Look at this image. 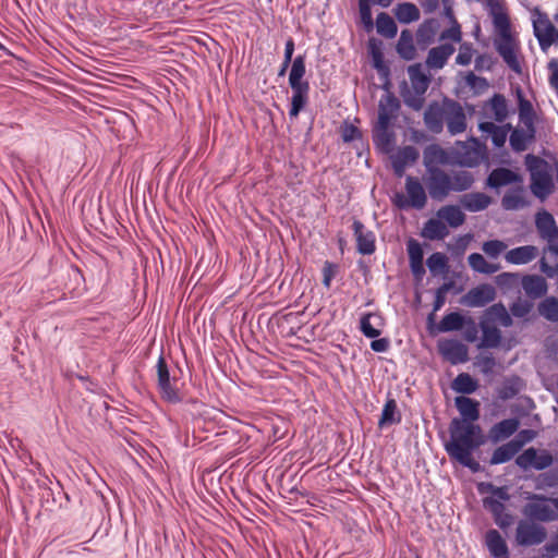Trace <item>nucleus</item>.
Wrapping results in <instances>:
<instances>
[{
	"instance_id": "f257e3e1",
	"label": "nucleus",
	"mask_w": 558,
	"mask_h": 558,
	"mask_svg": "<svg viewBox=\"0 0 558 558\" xmlns=\"http://www.w3.org/2000/svg\"><path fill=\"white\" fill-rule=\"evenodd\" d=\"M454 404L461 418L454 417L449 426L450 440L445 449L451 460L473 472L480 470V463L473 458V451L483 444L482 429L474 424L480 417V402L465 396L454 398Z\"/></svg>"
},
{
	"instance_id": "f03ea898",
	"label": "nucleus",
	"mask_w": 558,
	"mask_h": 558,
	"mask_svg": "<svg viewBox=\"0 0 558 558\" xmlns=\"http://www.w3.org/2000/svg\"><path fill=\"white\" fill-rule=\"evenodd\" d=\"M494 28L498 37L494 40L496 51L514 73L521 74L522 66L518 58L519 44L511 34L510 17L502 0H485Z\"/></svg>"
},
{
	"instance_id": "7ed1b4c3",
	"label": "nucleus",
	"mask_w": 558,
	"mask_h": 558,
	"mask_svg": "<svg viewBox=\"0 0 558 558\" xmlns=\"http://www.w3.org/2000/svg\"><path fill=\"white\" fill-rule=\"evenodd\" d=\"M427 174L424 182L432 199L437 202L445 201L452 192H464L474 184V177L465 170L446 172L436 166H426Z\"/></svg>"
},
{
	"instance_id": "20e7f679",
	"label": "nucleus",
	"mask_w": 558,
	"mask_h": 558,
	"mask_svg": "<svg viewBox=\"0 0 558 558\" xmlns=\"http://www.w3.org/2000/svg\"><path fill=\"white\" fill-rule=\"evenodd\" d=\"M401 106L399 99L390 92L381 95L378 102L377 120L373 125V141L385 151L392 148L395 133L391 130L399 117Z\"/></svg>"
},
{
	"instance_id": "39448f33",
	"label": "nucleus",
	"mask_w": 558,
	"mask_h": 558,
	"mask_svg": "<svg viewBox=\"0 0 558 558\" xmlns=\"http://www.w3.org/2000/svg\"><path fill=\"white\" fill-rule=\"evenodd\" d=\"M305 73V56L299 54L294 58L289 73V85L292 90L290 118H296L308 102L311 87L308 81L304 80Z\"/></svg>"
},
{
	"instance_id": "423d86ee",
	"label": "nucleus",
	"mask_w": 558,
	"mask_h": 558,
	"mask_svg": "<svg viewBox=\"0 0 558 558\" xmlns=\"http://www.w3.org/2000/svg\"><path fill=\"white\" fill-rule=\"evenodd\" d=\"M408 74L411 88L404 85V88L401 90V96L409 108L420 111L424 106V95L429 86L430 78L424 72L422 63L411 64L408 68Z\"/></svg>"
},
{
	"instance_id": "0eeeda50",
	"label": "nucleus",
	"mask_w": 558,
	"mask_h": 558,
	"mask_svg": "<svg viewBox=\"0 0 558 558\" xmlns=\"http://www.w3.org/2000/svg\"><path fill=\"white\" fill-rule=\"evenodd\" d=\"M405 193H396L391 198L392 204L398 209L414 208L421 210L426 206L427 194L418 178L412 175L405 178Z\"/></svg>"
},
{
	"instance_id": "6e6552de",
	"label": "nucleus",
	"mask_w": 558,
	"mask_h": 558,
	"mask_svg": "<svg viewBox=\"0 0 558 558\" xmlns=\"http://www.w3.org/2000/svg\"><path fill=\"white\" fill-rule=\"evenodd\" d=\"M524 507V514L532 521L551 522L558 520V498L532 495Z\"/></svg>"
},
{
	"instance_id": "1a4fd4ad",
	"label": "nucleus",
	"mask_w": 558,
	"mask_h": 558,
	"mask_svg": "<svg viewBox=\"0 0 558 558\" xmlns=\"http://www.w3.org/2000/svg\"><path fill=\"white\" fill-rule=\"evenodd\" d=\"M157 372V388L160 395V398L172 404L180 403L182 401V396L180 390L177 388L178 379L175 377L170 376V371L168 364L166 362L165 356L161 354L156 364Z\"/></svg>"
},
{
	"instance_id": "9d476101",
	"label": "nucleus",
	"mask_w": 558,
	"mask_h": 558,
	"mask_svg": "<svg viewBox=\"0 0 558 558\" xmlns=\"http://www.w3.org/2000/svg\"><path fill=\"white\" fill-rule=\"evenodd\" d=\"M534 35L542 50L558 44V28L551 23L548 15L538 9L532 12Z\"/></svg>"
},
{
	"instance_id": "9b49d317",
	"label": "nucleus",
	"mask_w": 558,
	"mask_h": 558,
	"mask_svg": "<svg viewBox=\"0 0 558 558\" xmlns=\"http://www.w3.org/2000/svg\"><path fill=\"white\" fill-rule=\"evenodd\" d=\"M546 537V529L534 521L521 520L517 525L515 542L519 546H536L542 544Z\"/></svg>"
},
{
	"instance_id": "f8f14e48",
	"label": "nucleus",
	"mask_w": 558,
	"mask_h": 558,
	"mask_svg": "<svg viewBox=\"0 0 558 558\" xmlns=\"http://www.w3.org/2000/svg\"><path fill=\"white\" fill-rule=\"evenodd\" d=\"M553 463L554 457L549 451L545 449L538 450L534 447L525 449L515 459V464L522 470L532 468L542 471L549 468Z\"/></svg>"
},
{
	"instance_id": "ddd939ff",
	"label": "nucleus",
	"mask_w": 558,
	"mask_h": 558,
	"mask_svg": "<svg viewBox=\"0 0 558 558\" xmlns=\"http://www.w3.org/2000/svg\"><path fill=\"white\" fill-rule=\"evenodd\" d=\"M438 353L452 365L465 363L469 360L468 347L456 339H440L437 342Z\"/></svg>"
},
{
	"instance_id": "4468645a",
	"label": "nucleus",
	"mask_w": 558,
	"mask_h": 558,
	"mask_svg": "<svg viewBox=\"0 0 558 558\" xmlns=\"http://www.w3.org/2000/svg\"><path fill=\"white\" fill-rule=\"evenodd\" d=\"M445 123L451 135L461 134L466 130V116L460 102L446 98Z\"/></svg>"
},
{
	"instance_id": "2eb2a0df",
	"label": "nucleus",
	"mask_w": 558,
	"mask_h": 558,
	"mask_svg": "<svg viewBox=\"0 0 558 558\" xmlns=\"http://www.w3.org/2000/svg\"><path fill=\"white\" fill-rule=\"evenodd\" d=\"M496 298V290L492 284L483 283L469 290L461 299V303L469 307H484Z\"/></svg>"
},
{
	"instance_id": "dca6fc26",
	"label": "nucleus",
	"mask_w": 558,
	"mask_h": 558,
	"mask_svg": "<svg viewBox=\"0 0 558 558\" xmlns=\"http://www.w3.org/2000/svg\"><path fill=\"white\" fill-rule=\"evenodd\" d=\"M446 118V98L439 104L433 101L424 112L426 128L433 133H440L444 130Z\"/></svg>"
},
{
	"instance_id": "f3484780",
	"label": "nucleus",
	"mask_w": 558,
	"mask_h": 558,
	"mask_svg": "<svg viewBox=\"0 0 558 558\" xmlns=\"http://www.w3.org/2000/svg\"><path fill=\"white\" fill-rule=\"evenodd\" d=\"M353 232L356 240V250L362 255H371L375 252V234L365 228L360 220H354Z\"/></svg>"
},
{
	"instance_id": "a211bd4d",
	"label": "nucleus",
	"mask_w": 558,
	"mask_h": 558,
	"mask_svg": "<svg viewBox=\"0 0 558 558\" xmlns=\"http://www.w3.org/2000/svg\"><path fill=\"white\" fill-rule=\"evenodd\" d=\"M535 226L539 236L549 243H553L558 238V227L554 216L543 210L536 215Z\"/></svg>"
},
{
	"instance_id": "6ab92c4d",
	"label": "nucleus",
	"mask_w": 558,
	"mask_h": 558,
	"mask_svg": "<svg viewBox=\"0 0 558 558\" xmlns=\"http://www.w3.org/2000/svg\"><path fill=\"white\" fill-rule=\"evenodd\" d=\"M519 426L520 421L515 417L502 420L490 427L488 438L495 444L499 442L512 436Z\"/></svg>"
},
{
	"instance_id": "aec40b11",
	"label": "nucleus",
	"mask_w": 558,
	"mask_h": 558,
	"mask_svg": "<svg viewBox=\"0 0 558 558\" xmlns=\"http://www.w3.org/2000/svg\"><path fill=\"white\" fill-rule=\"evenodd\" d=\"M484 158L485 154L476 141L472 145H462L461 150L458 151V162L463 167H476Z\"/></svg>"
},
{
	"instance_id": "412c9836",
	"label": "nucleus",
	"mask_w": 558,
	"mask_h": 558,
	"mask_svg": "<svg viewBox=\"0 0 558 558\" xmlns=\"http://www.w3.org/2000/svg\"><path fill=\"white\" fill-rule=\"evenodd\" d=\"M454 47L451 44H442L437 47L432 48L428 51L426 58V65L429 69L439 70L445 66L448 59L454 52Z\"/></svg>"
},
{
	"instance_id": "4be33fe9",
	"label": "nucleus",
	"mask_w": 558,
	"mask_h": 558,
	"mask_svg": "<svg viewBox=\"0 0 558 558\" xmlns=\"http://www.w3.org/2000/svg\"><path fill=\"white\" fill-rule=\"evenodd\" d=\"M522 289L531 299H539L547 293V282L538 275H526L522 278Z\"/></svg>"
},
{
	"instance_id": "5701e85b",
	"label": "nucleus",
	"mask_w": 558,
	"mask_h": 558,
	"mask_svg": "<svg viewBox=\"0 0 558 558\" xmlns=\"http://www.w3.org/2000/svg\"><path fill=\"white\" fill-rule=\"evenodd\" d=\"M460 204L465 210L477 213L492 204V197L482 192L468 193L461 196Z\"/></svg>"
},
{
	"instance_id": "b1692460",
	"label": "nucleus",
	"mask_w": 558,
	"mask_h": 558,
	"mask_svg": "<svg viewBox=\"0 0 558 558\" xmlns=\"http://www.w3.org/2000/svg\"><path fill=\"white\" fill-rule=\"evenodd\" d=\"M538 256V248L534 245H524L511 248L506 253V260L513 265H524Z\"/></svg>"
},
{
	"instance_id": "393cba45",
	"label": "nucleus",
	"mask_w": 558,
	"mask_h": 558,
	"mask_svg": "<svg viewBox=\"0 0 558 558\" xmlns=\"http://www.w3.org/2000/svg\"><path fill=\"white\" fill-rule=\"evenodd\" d=\"M480 327L482 330V338L478 348H498L502 339L501 331L496 326L490 325L488 319H482L480 322Z\"/></svg>"
},
{
	"instance_id": "a878e982",
	"label": "nucleus",
	"mask_w": 558,
	"mask_h": 558,
	"mask_svg": "<svg viewBox=\"0 0 558 558\" xmlns=\"http://www.w3.org/2000/svg\"><path fill=\"white\" fill-rule=\"evenodd\" d=\"M520 181L521 177L514 171L507 168H496L489 173L487 185L498 189Z\"/></svg>"
},
{
	"instance_id": "bb28decb",
	"label": "nucleus",
	"mask_w": 558,
	"mask_h": 558,
	"mask_svg": "<svg viewBox=\"0 0 558 558\" xmlns=\"http://www.w3.org/2000/svg\"><path fill=\"white\" fill-rule=\"evenodd\" d=\"M485 542L494 558H509L507 543L497 530H489L485 535Z\"/></svg>"
},
{
	"instance_id": "cd10ccee",
	"label": "nucleus",
	"mask_w": 558,
	"mask_h": 558,
	"mask_svg": "<svg viewBox=\"0 0 558 558\" xmlns=\"http://www.w3.org/2000/svg\"><path fill=\"white\" fill-rule=\"evenodd\" d=\"M418 151L414 146H404L392 157V167L397 175H402L404 168L418 158Z\"/></svg>"
},
{
	"instance_id": "c85d7f7f",
	"label": "nucleus",
	"mask_w": 558,
	"mask_h": 558,
	"mask_svg": "<svg viewBox=\"0 0 558 558\" xmlns=\"http://www.w3.org/2000/svg\"><path fill=\"white\" fill-rule=\"evenodd\" d=\"M437 217L451 228H458L465 222V214L457 205H445L437 211Z\"/></svg>"
},
{
	"instance_id": "c756f323",
	"label": "nucleus",
	"mask_w": 558,
	"mask_h": 558,
	"mask_svg": "<svg viewBox=\"0 0 558 558\" xmlns=\"http://www.w3.org/2000/svg\"><path fill=\"white\" fill-rule=\"evenodd\" d=\"M535 137V128L532 125V129H514L510 134V146L517 151L521 153L527 148L529 143H531Z\"/></svg>"
},
{
	"instance_id": "7c9ffc66",
	"label": "nucleus",
	"mask_w": 558,
	"mask_h": 558,
	"mask_svg": "<svg viewBox=\"0 0 558 558\" xmlns=\"http://www.w3.org/2000/svg\"><path fill=\"white\" fill-rule=\"evenodd\" d=\"M397 52L404 60H413L416 57L413 34L410 29H403L397 43Z\"/></svg>"
},
{
	"instance_id": "2f4dec72",
	"label": "nucleus",
	"mask_w": 558,
	"mask_h": 558,
	"mask_svg": "<svg viewBox=\"0 0 558 558\" xmlns=\"http://www.w3.org/2000/svg\"><path fill=\"white\" fill-rule=\"evenodd\" d=\"M393 13L396 19L402 24H410L420 20L421 13L418 8L412 2L398 3Z\"/></svg>"
},
{
	"instance_id": "473e14b6",
	"label": "nucleus",
	"mask_w": 558,
	"mask_h": 558,
	"mask_svg": "<svg viewBox=\"0 0 558 558\" xmlns=\"http://www.w3.org/2000/svg\"><path fill=\"white\" fill-rule=\"evenodd\" d=\"M449 234L447 226L440 218L428 219L423 228L422 235L428 240H444Z\"/></svg>"
},
{
	"instance_id": "72a5a7b5",
	"label": "nucleus",
	"mask_w": 558,
	"mask_h": 558,
	"mask_svg": "<svg viewBox=\"0 0 558 558\" xmlns=\"http://www.w3.org/2000/svg\"><path fill=\"white\" fill-rule=\"evenodd\" d=\"M436 28L437 22L435 20H427L420 25L416 31V43L422 49L434 41Z\"/></svg>"
},
{
	"instance_id": "f704fd0d",
	"label": "nucleus",
	"mask_w": 558,
	"mask_h": 558,
	"mask_svg": "<svg viewBox=\"0 0 558 558\" xmlns=\"http://www.w3.org/2000/svg\"><path fill=\"white\" fill-rule=\"evenodd\" d=\"M377 33L388 39L396 37L398 27L395 20L386 12H380L376 19Z\"/></svg>"
},
{
	"instance_id": "c9c22d12",
	"label": "nucleus",
	"mask_w": 558,
	"mask_h": 558,
	"mask_svg": "<svg viewBox=\"0 0 558 558\" xmlns=\"http://www.w3.org/2000/svg\"><path fill=\"white\" fill-rule=\"evenodd\" d=\"M478 383L468 373L459 374L452 381L451 388L456 392L470 395L476 391Z\"/></svg>"
},
{
	"instance_id": "e433bc0d",
	"label": "nucleus",
	"mask_w": 558,
	"mask_h": 558,
	"mask_svg": "<svg viewBox=\"0 0 558 558\" xmlns=\"http://www.w3.org/2000/svg\"><path fill=\"white\" fill-rule=\"evenodd\" d=\"M487 106L497 122H504L508 118V104L504 95L494 94Z\"/></svg>"
},
{
	"instance_id": "4c0bfd02",
	"label": "nucleus",
	"mask_w": 558,
	"mask_h": 558,
	"mask_svg": "<svg viewBox=\"0 0 558 558\" xmlns=\"http://www.w3.org/2000/svg\"><path fill=\"white\" fill-rule=\"evenodd\" d=\"M400 422L401 415L398 411L397 402L395 399L390 398L384 405L378 425L384 427L386 425L398 424Z\"/></svg>"
},
{
	"instance_id": "58836bf2",
	"label": "nucleus",
	"mask_w": 558,
	"mask_h": 558,
	"mask_svg": "<svg viewBox=\"0 0 558 558\" xmlns=\"http://www.w3.org/2000/svg\"><path fill=\"white\" fill-rule=\"evenodd\" d=\"M518 452V447L510 440L494 450L489 463L493 465L506 463L510 461Z\"/></svg>"
},
{
	"instance_id": "ea45409f",
	"label": "nucleus",
	"mask_w": 558,
	"mask_h": 558,
	"mask_svg": "<svg viewBox=\"0 0 558 558\" xmlns=\"http://www.w3.org/2000/svg\"><path fill=\"white\" fill-rule=\"evenodd\" d=\"M464 317L458 312H451L442 317L437 325L439 332H449L460 330L464 326Z\"/></svg>"
},
{
	"instance_id": "a19ab883",
	"label": "nucleus",
	"mask_w": 558,
	"mask_h": 558,
	"mask_svg": "<svg viewBox=\"0 0 558 558\" xmlns=\"http://www.w3.org/2000/svg\"><path fill=\"white\" fill-rule=\"evenodd\" d=\"M519 118L526 129L534 125V109L530 100L525 99L521 90H518Z\"/></svg>"
},
{
	"instance_id": "79ce46f5",
	"label": "nucleus",
	"mask_w": 558,
	"mask_h": 558,
	"mask_svg": "<svg viewBox=\"0 0 558 558\" xmlns=\"http://www.w3.org/2000/svg\"><path fill=\"white\" fill-rule=\"evenodd\" d=\"M538 313L548 322L558 323V298L546 296L538 304Z\"/></svg>"
},
{
	"instance_id": "37998d69",
	"label": "nucleus",
	"mask_w": 558,
	"mask_h": 558,
	"mask_svg": "<svg viewBox=\"0 0 558 558\" xmlns=\"http://www.w3.org/2000/svg\"><path fill=\"white\" fill-rule=\"evenodd\" d=\"M486 316L492 320H497L502 327H510L513 323L510 314L502 303L493 304L486 310Z\"/></svg>"
},
{
	"instance_id": "c03bdc74",
	"label": "nucleus",
	"mask_w": 558,
	"mask_h": 558,
	"mask_svg": "<svg viewBox=\"0 0 558 558\" xmlns=\"http://www.w3.org/2000/svg\"><path fill=\"white\" fill-rule=\"evenodd\" d=\"M470 267L480 274L490 275L497 271V266L486 262L480 253H472L468 257Z\"/></svg>"
},
{
	"instance_id": "a18cd8bd",
	"label": "nucleus",
	"mask_w": 558,
	"mask_h": 558,
	"mask_svg": "<svg viewBox=\"0 0 558 558\" xmlns=\"http://www.w3.org/2000/svg\"><path fill=\"white\" fill-rule=\"evenodd\" d=\"M501 205L506 210H518L527 205L521 190L506 193L501 198Z\"/></svg>"
},
{
	"instance_id": "49530a36",
	"label": "nucleus",
	"mask_w": 558,
	"mask_h": 558,
	"mask_svg": "<svg viewBox=\"0 0 558 558\" xmlns=\"http://www.w3.org/2000/svg\"><path fill=\"white\" fill-rule=\"evenodd\" d=\"M373 318L380 319V316L374 313H366L360 319V329L367 338H377L381 333V330L375 328L372 324Z\"/></svg>"
},
{
	"instance_id": "de8ad7c7",
	"label": "nucleus",
	"mask_w": 558,
	"mask_h": 558,
	"mask_svg": "<svg viewBox=\"0 0 558 558\" xmlns=\"http://www.w3.org/2000/svg\"><path fill=\"white\" fill-rule=\"evenodd\" d=\"M371 0H359V12L364 29L369 33L374 28V21L371 9Z\"/></svg>"
},
{
	"instance_id": "09e8293b",
	"label": "nucleus",
	"mask_w": 558,
	"mask_h": 558,
	"mask_svg": "<svg viewBox=\"0 0 558 558\" xmlns=\"http://www.w3.org/2000/svg\"><path fill=\"white\" fill-rule=\"evenodd\" d=\"M426 265L432 274L445 271L448 267V258L445 254L433 253L426 260Z\"/></svg>"
},
{
	"instance_id": "8fccbe9b",
	"label": "nucleus",
	"mask_w": 558,
	"mask_h": 558,
	"mask_svg": "<svg viewBox=\"0 0 558 558\" xmlns=\"http://www.w3.org/2000/svg\"><path fill=\"white\" fill-rule=\"evenodd\" d=\"M506 247L507 245L502 241L489 240L484 242L482 248L489 257L497 258L506 250Z\"/></svg>"
},
{
	"instance_id": "3c124183",
	"label": "nucleus",
	"mask_w": 558,
	"mask_h": 558,
	"mask_svg": "<svg viewBox=\"0 0 558 558\" xmlns=\"http://www.w3.org/2000/svg\"><path fill=\"white\" fill-rule=\"evenodd\" d=\"M407 251L409 255V263L421 262L424 260V252L421 244L414 240L410 239L407 243Z\"/></svg>"
},
{
	"instance_id": "603ef678",
	"label": "nucleus",
	"mask_w": 558,
	"mask_h": 558,
	"mask_svg": "<svg viewBox=\"0 0 558 558\" xmlns=\"http://www.w3.org/2000/svg\"><path fill=\"white\" fill-rule=\"evenodd\" d=\"M451 282H445L439 288L436 289L435 300L433 303L434 313L438 312L446 303V295L448 291L451 289Z\"/></svg>"
},
{
	"instance_id": "864d4df0",
	"label": "nucleus",
	"mask_w": 558,
	"mask_h": 558,
	"mask_svg": "<svg viewBox=\"0 0 558 558\" xmlns=\"http://www.w3.org/2000/svg\"><path fill=\"white\" fill-rule=\"evenodd\" d=\"M474 49L472 44L463 43L459 48V53L456 58V62L460 65H469L472 61Z\"/></svg>"
},
{
	"instance_id": "5fc2aeb1",
	"label": "nucleus",
	"mask_w": 558,
	"mask_h": 558,
	"mask_svg": "<svg viewBox=\"0 0 558 558\" xmlns=\"http://www.w3.org/2000/svg\"><path fill=\"white\" fill-rule=\"evenodd\" d=\"M362 136L357 126L352 123L344 122L341 126V137L344 143L353 142Z\"/></svg>"
},
{
	"instance_id": "6e6d98bb",
	"label": "nucleus",
	"mask_w": 558,
	"mask_h": 558,
	"mask_svg": "<svg viewBox=\"0 0 558 558\" xmlns=\"http://www.w3.org/2000/svg\"><path fill=\"white\" fill-rule=\"evenodd\" d=\"M558 486V474L553 472L542 473L536 478V488Z\"/></svg>"
},
{
	"instance_id": "4d7b16f0",
	"label": "nucleus",
	"mask_w": 558,
	"mask_h": 558,
	"mask_svg": "<svg viewBox=\"0 0 558 558\" xmlns=\"http://www.w3.org/2000/svg\"><path fill=\"white\" fill-rule=\"evenodd\" d=\"M536 437V432L533 429H522L518 433L517 437L511 440L513 445L518 447L520 451L522 447L532 441Z\"/></svg>"
},
{
	"instance_id": "13d9d810",
	"label": "nucleus",
	"mask_w": 558,
	"mask_h": 558,
	"mask_svg": "<svg viewBox=\"0 0 558 558\" xmlns=\"http://www.w3.org/2000/svg\"><path fill=\"white\" fill-rule=\"evenodd\" d=\"M532 310V304L529 303L527 301H517V302H513L511 305H510V312L513 316L515 317H524L526 316Z\"/></svg>"
},
{
	"instance_id": "bf43d9fd",
	"label": "nucleus",
	"mask_w": 558,
	"mask_h": 558,
	"mask_svg": "<svg viewBox=\"0 0 558 558\" xmlns=\"http://www.w3.org/2000/svg\"><path fill=\"white\" fill-rule=\"evenodd\" d=\"M483 504L484 507L493 513L494 518L500 517L504 514V510H506V507L501 501L492 497L484 498Z\"/></svg>"
},
{
	"instance_id": "052dcab7",
	"label": "nucleus",
	"mask_w": 558,
	"mask_h": 558,
	"mask_svg": "<svg viewBox=\"0 0 558 558\" xmlns=\"http://www.w3.org/2000/svg\"><path fill=\"white\" fill-rule=\"evenodd\" d=\"M440 39H451L454 43L461 41V39H462L461 27L457 23V21L453 22L451 27L445 29L441 33Z\"/></svg>"
},
{
	"instance_id": "680f3d73",
	"label": "nucleus",
	"mask_w": 558,
	"mask_h": 558,
	"mask_svg": "<svg viewBox=\"0 0 558 558\" xmlns=\"http://www.w3.org/2000/svg\"><path fill=\"white\" fill-rule=\"evenodd\" d=\"M336 272H337V265H335L328 260L325 262L324 267H323V284L325 288H327V289L330 288L331 280L336 276Z\"/></svg>"
},
{
	"instance_id": "e2e57ef3",
	"label": "nucleus",
	"mask_w": 558,
	"mask_h": 558,
	"mask_svg": "<svg viewBox=\"0 0 558 558\" xmlns=\"http://www.w3.org/2000/svg\"><path fill=\"white\" fill-rule=\"evenodd\" d=\"M510 128V124H507L506 126H499L498 130L490 135L492 142L495 147L499 148L505 145L507 141L508 129Z\"/></svg>"
},
{
	"instance_id": "0e129e2a",
	"label": "nucleus",
	"mask_w": 558,
	"mask_h": 558,
	"mask_svg": "<svg viewBox=\"0 0 558 558\" xmlns=\"http://www.w3.org/2000/svg\"><path fill=\"white\" fill-rule=\"evenodd\" d=\"M542 551L541 558H554L558 556V536L554 542L544 545Z\"/></svg>"
},
{
	"instance_id": "69168bd1",
	"label": "nucleus",
	"mask_w": 558,
	"mask_h": 558,
	"mask_svg": "<svg viewBox=\"0 0 558 558\" xmlns=\"http://www.w3.org/2000/svg\"><path fill=\"white\" fill-rule=\"evenodd\" d=\"M492 65H493V60H492L490 56H488V54H485V53L480 54L475 59V69L477 71H482L484 69L490 70Z\"/></svg>"
},
{
	"instance_id": "338daca9",
	"label": "nucleus",
	"mask_w": 558,
	"mask_h": 558,
	"mask_svg": "<svg viewBox=\"0 0 558 558\" xmlns=\"http://www.w3.org/2000/svg\"><path fill=\"white\" fill-rule=\"evenodd\" d=\"M371 342V349L375 352H386L389 349V340L387 338L375 339Z\"/></svg>"
},
{
	"instance_id": "774afa93",
	"label": "nucleus",
	"mask_w": 558,
	"mask_h": 558,
	"mask_svg": "<svg viewBox=\"0 0 558 558\" xmlns=\"http://www.w3.org/2000/svg\"><path fill=\"white\" fill-rule=\"evenodd\" d=\"M464 338L469 342H474L477 339V327L471 318L468 322V327L464 331Z\"/></svg>"
}]
</instances>
